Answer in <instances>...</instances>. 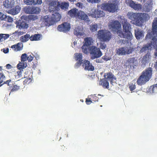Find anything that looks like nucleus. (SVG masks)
Here are the masks:
<instances>
[{
    "mask_svg": "<svg viewBox=\"0 0 157 157\" xmlns=\"http://www.w3.org/2000/svg\"><path fill=\"white\" fill-rule=\"evenodd\" d=\"M121 22L122 25L123 31L121 29L118 32V35L121 37L125 38V40H120L118 42L121 45L129 43L132 39L133 36L131 32V25L127 19L121 18Z\"/></svg>",
    "mask_w": 157,
    "mask_h": 157,
    "instance_id": "obj_1",
    "label": "nucleus"
},
{
    "mask_svg": "<svg viewBox=\"0 0 157 157\" xmlns=\"http://www.w3.org/2000/svg\"><path fill=\"white\" fill-rule=\"evenodd\" d=\"M127 16L132 24L139 26H141L144 22L150 18L148 14L146 13L128 12Z\"/></svg>",
    "mask_w": 157,
    "mask_h": 157,
    "instance_id": "obj_2",
    "label": "nucleus"
},
{
    "mask_svg": "<svg viewBox=\"0 0 157 157\" xmlns=\"http://www.w3.org/2000/svg\"><path fill=\"white\" fill-rule=\"evenodd\" d=\"M152 74V69L149 67L144 71L138 79L136 82L140 86L145 84L151 78Z\"/></svg>",
    "mask_w": 157,
    "mask_h": 157,
    "instance_id": "obj_3",
    "label": "nucleus"
},
{
    "mask_svg": "<svg viewBox=\"0 0 157 157\" xmlns=\"http://www.w3.org/2000/svg\"><path fill=\"white\" fill-rule=\"evenodd\" d=\"M68 14L71 17L78 18L86 22H89L90 21L88 16L83 11H79L76 8L72 9L69 11Z\"/></svg>",
    "mask_w": 157,
    "mask_h": 157,
    "instance_id": "obj_4",
    "label": "nucleus"
},
{
    "mask_svg": "<svg viewBox=\"0 0 157 157\" xmlns=\"http://www.w3.org/2000/svg\"><path fill=\"white\" fill-rule=\"evenodd\" d=\"M118 2L116 1H113L111 3H102L101 5V8L109 12L113 13L117 11L118 8Z\"/></svg>",
    "mask_w": 157,
    "mask_h": 157,
    "instance_id": "obj_5",
    "label": "nucleus"
},
{
    "mask_svg": "<svg viewBox=\"0 0 157 157\" xmlns=\"http://www.w3.org/2000/svg\"><path fill=\"white\" fill-rule=\"evenodd\" d=\"M98 36L99 39L104 42H109L112 38V34L110 32L105 29L99 30Z\"/></svg>",
    "mask_w": 157,
    "mask_h": 157,
    "instance_id": "obj_6",
    "label": "nucleus"
},
{
    "mask_svg": "<svg viewBox=\"0 0 157 157\" xmlns=\"http://www.w3.org/2000/svg\"><path fill=\"white\" fill-rule=\"evenodd\" d=\"M89 50L91 55L90 58L92 59L99 58L102 55V53L100 48L95 46H93L90 47Z\"/></svg>",
    "mask_w": 157,
    "mask_h": 157,
    "instance_id": "obj_7",
    "label": "nucleus"
},
{
    "mask_svg": "<svg viewBox=\"0 0 157 157\" xmlns=\"http://www.w3.org/2000/svg\"><path fill=\"white\" fill-rule=\"evenodd\" d=\"M93 43V40L92 38L88 37L84 39V42L82 47V52L85 54H87L88 53V50L90 46Z\"/></svg>",
    "mask_w": 157,
    "mask_h": 157,
    "instance_id": "obj_8",
    "label": "nucleus"
},
{
    "mask_svg": "<svg viewBox=\"0 0 157 157\" xmlns=\"http://www.w3.org/2000/svg\"><path fill=\"white\" fill-rule=\"evenodd\" d=\"M133 50L134 48L131 47H124L117 49L116 52L118 55L123 56L132 53Z\"/></svg>",
    "mask_w": 157,
    "mask_h": 157,
    "instance_id": "obj_9",
    "label": "nucleus"
},
{
    "mask_svg": "<svg viewBox=\"0 0 157 157\" xmlns=\"http://www.w3.org/2000/svg\"><path fill=\"white\" fill-rule=\"evenodd\" d=\"M108 26L112 30L117 32V34L118 32L120 31L121 29V25L117 20H112L110 21Z\"/></svg>",
    "mask_w": 157,
    "mask_h": 157,
    "instance_id": "obj_10",
    "label": "nucleus"
},
{
    "mask_svg": "<svg viewBox=\"0 0 157 157\" xmlns=\"http://www.w3.org/2000/svg\"><path fill=\"white\" fill-rule=\"evenodd\" d=\"M60 2L56 0H53L49 4V10L50 12L54 13L57 11L59 9Z\"/></svg>",
    "mask_w": 157,
    "mask_h": 157,
    "instance_id": "obj_11",
    "label": "nucleus"
},
{
    "mask_svg": "<svg viewBox=\"0 0 157 157\" xmlns=\"http://www.w3.org/2000/svg\"><path fill=\"white\" fill-rule=\"evenodd\" d=\"M41 20L46 26H50L54 24L55 23L51 15H46L42 17Z\"/></svg>",
    "mask_w": 157,
    "mask_h": 157,
    "instance_id": "obj_12",
    "label": "nucleus"
},
{
    "mask_svg": "<svg viewBox=\"0 0 157 157\" xmlns=\"http://www.w3.org/2000/svg\"><path fill=\"white\" fill-rule=\"evenodd\" d=\"M75 60L77 62L75 65V67L78 68L83 63V56L81 53H75L74 54Z\"/></svg>",
    "mask_w": 157,
    "mask_h": 157,
    "instance_id": "obj_13",
    "label": "nucleus"
},
{
    "mask_svg": "<svg viewBox=\"0 0 157 157\" xmlns=\"http://www.w3.org/2000/svg\"><path fill=\"white\" fill-rule=\"evenodd\" d=\"M70 24L68 22H66L59 25L58 26L57 29L60 32L66 33L70 30Z\"/></svg>",
    "mask_w": 157,
    "mask_h": 157,
    "instance_id": "obj_14",
    "label": "nucleus"
},
{
    "mask_svg": "<svg viewBox=\"0 0 157 157\" xmlns=\"http://www.w3.org/2000/svg\"><path fill=\"white\" fill-rule=\"evenodd\" d=\"M105 13L103 11L99 10L93 9L92 10L90 15L95 18H100L104 17Z\"/></svg>",
    "mask_w": 157,
    "mask_h": 157,
    "instance_id": "obj_15",
    "label": "nucleus"
},
{
    "mask_svg": "<svg viewBox=\"0 0 157 157\" xmlns=\"http://www.w3.org/2000/svg\"><path fill=\"white\" fill-rule=\"evenodd\" d=\"M7 84L8 86H9L10 88V87H11L13 86L12 88L11 89V91L12 92L17 91L20 89V86L15 85V83L14 84L12 82H11V79H9L6 81H4L2 84Z\"/></svg>",
    "mask_w": 157,
    "mask_h": 157,
    "instance_id": "obj_16",
    "label": "nucleus"
},
{
    "mask_svg": "<svg viewBox=\"0 0 157 157\" xmlns=\"http://www.w3.org/2000/svg\"><path fill=\"white\" fill-rule=\"evenodd\" d=\"M127 4L135 10H140L142 9V6L140 4L136 3L132 0H127Z\"/></svg>",
    "mask_w": 157,
    "mask_h": 157,
    "instance_id": "obj_17",
    "label": "nucleus"
},
{
    "mask_svg": "<svg viewBox=\"0 0 157 157\" xmlns=\"http://www.w3.org/2000/svg\"><path fill=\"white\" fill-rule=\"evenodd\" d=\"M17 28L19 29H26L28 27V24L25 21L19 20L16 23Z\"/></svg>",
    "mask_w": 157,
    "mask_h": 157,
    "instance_id": "obj_18",
    "label": "nucleus"
},
{
    "mask_svg": "<svg viewBox=\"0 0 157 157\" xmlns=\"http://www.w3.org/2000/svg\"><path fill=\"white\" fill-rule=\"evenodd\" d=\"M127 63L130 68L133 69L137 63V60L135 57L130 58L128 59Z\"/></svg>",
    "mask_w": 157,
    "mask_h": 157,
    "instance_id": "obj_19",
    "label": "nucleus"
},
{
    "mask_svg": "<svg viewBox=\"0 0 157 157\" xmlns=\"http://www.w3.org/2000/svg\"><path fill=\"white\" fill-rule=\"evenodd\" d=\"M82 66L84 67V69L86 70L93 71L94 70V67L90 64V62L88 60H85L83 61Z\"/></svg>",
    "mask_w": 157,
    "mask_h": 157,
    "instance_id": "obj_20",
    "label": "nucleus"
},
{
    "mask_svg": "<svg viewBox=\"0 0 157 157\" xmlns=\"http://www.w3.org/2000/svg\"><path fill=\"white\" fill-rule=\"evenodd\" d=\"M151 56L150 52L148 51L147 53L144 55L142 58L141 63L144 65L149 62L151 60Z\"/></svg>",
    "mask_w": 157,
    "mask_h": 157,
    "instance_id": "obj_21",
    "label": "nucleus"
},
{
    "mask_svg": "<svg viewBox=\"0 0 157 157\" xmlns=\"http://www.w3.org/2000/svg\"><path fill=\"white\" fill-rule=\"evenodd\" d=\"M14 4V2L13 0H5L3 2V5L6 8H11Z\"/></svg>",
    "mask_w": 157,
    "mask_h": 157,
    "instance_id": "obj_22",
    "label": "nucleus"
},
{
    "mask_svg": "<svg viewBox=\"0 0 157 157\" xmlns=\"http://www.w3.org/2000/svg\"><path fill=\"white\" fill-rule=\"evenodd\" d=\"M152 33L153 35H157V18H155L152 22Z\"/></svg>",
    "mask_w": 157,
    "mask_h": 157,
    "instance_id": "obj_23",
    "label": "nucleus"
},
{
    "mask_svg": "<svg viewBox=\"0 0 157 157\" xmlns=\"http://www.w3.org/2000/svg\"><path fill=\"white\" fill-rule=\"evenodd\" d=\"M105 78L106 79L110 80L111 84L113 83V81L114 79H115L114 78V75L111 72H109L107 73H105L104 75Z\"/></svg>",
    "mask_w": 157,
    "mask_h": 157,
    "instance_id": "obj_24",
    "label": "nucleus"
},
{
    "mask_svg": "<svg viewBox=\"0 0 157 157\" xmlns=\"http://www.w3.org/2000/svg\"><path fill=\"white\" fill-rule=\"evenodd\" d=\"M23 45L22 43L19 42L11 46V48L15 52L20 51L23 49Z\"/></svg>",
    "mask_w": 157,
    "mask_h": 157,
    "instance_id": "obj_25",
    "label": "nucleus"
},
{
    "mask_svg": "<svg viewBox=\"0 0 157 157\" xmlns=\"http://www.w3.org/2000/svg\"><path fill=\"white\" fill-rule=\"evenodd\" d=\"M99 84L100 85L102 86L104 88L108 89L109 88L108 81L104 78L101 79L99 82Z\"/></svg>",
    "mask_w": 157,
    "mask_h": 157,
    "instance_id": "obj_26",
    "label": "nucleus"
},
{
    "mask_svg": "<svg viewBox=\"0 0 157 157\" xmlns=\"http://www.w3.org/2000/svg\"><path fill=\"white\" fill-rule=\"evenodd\" d=\"M153 46L154 48L156 49V52L155 53V55L157 56V36L154 35L152 39L151 43V44Z\"/></svg>",
    "mask_w": 157,
    "mask_h": 157,
    "instance_id": "obj_27",
    "label": "nucleus"
},
{
    "mask_svg": "<svg viewBox=\"0 0 157 157\" xmlns=\"http://www.w3.org/2000/svg\"><path fill=\"white\" fill-rule=\"evenodd\" d=\"M21 10V8L18 6H16L14 8L9 10L8 13L13 15H15L18 13Z\"/></svg>",
    "mask_w": 157,
    "mask_h": 157,
    "instance_id": "obj_28",
    "label": "nucleus"
},
{
    "mask_svg": "<svg viewBox=\"0 0 157 157\" xmlns=\"http://www.w3.org/2000/svg\"><path fill=\"white\" fill-rule=\"evenodd\" d=\"M53 13L52 16L54 20V23L59 21L61 18V15L57 11Z\"/></svg>",
    "mask_w": 157,
    "mask_h": 157,
    "instance_id": "obj_29",
    "label": "nucleus"
},
{
    "mask_svg": "<svg viewBox=\"0 0 157 157\" xmlns=\"http://www.w3.org/2000/svg\"><path fill=\"white\" fill-rule=\"evenodd\" d=\"M135 34L136 39L137 40L140 39L144 36L143 32L139 29L135 30Z\"/></svg>",
    "mask_w": 157,
    "mask_h": 157,
    "instance_id": "obj_30",
    "label": "nucleus"
},
{
    "mask_svg": "<svg viewBox=\"0 0 157 157\" xmlns=\"http://www.w3.org/2000/svg\"><path fill=\"white\" fill-rule=\"evenodd\" d=\"M152 48L151 47V44H147L146 45L144 46L141 49L140 51V53H143V52H145L147 51H149V50H151V48Z\"/></svg>",
    "mask_w": 157,
    "mask_h": 157,
    "instance_id": "obj_31",
    "label": "nucleus"
},
{
    "mask_svg": "<svg viewBox=\"0 0 157 157\" xmlns=\"http://www.w3.org/2000/svg\"><path fill=\"white\" fill-rule=\"evenodd\" d=\"M27 66V64L26 62L21 61L19 62L17 65V67L19 70H23Z\"/></svg>",
    "mask_w": 157,
    "mask_h": 157,
    "instance_id": "obj_32",
    "label": "nucleus"
},
{
    "mask_svg": "<svg viewBox=\"0 0 157 157\" xmlns=\"http://www.w3.org/2000/svg\"><path fill=\"white\" fill-rule=\"evenodd\" d=\"M151 6V3L147 2L144 4L143 8V11L147 12H148L150 11Z\"/></svg>",
    "mask_w": 157,
    "mask_h": 157,
    "instance_id": "obj_33",
    "label": "nucleus"
},
{
    "mask_svg": "<svg viewBox=\"0 0 157 157\" xmlns=\"http://www.w3.org/2000/svg\"><path fill=\"white\" fill-rule=\"evenodd\" d=\"M150 93H154L157 92V84H154L150 87L148 89Z\"/></svg>",
    "mask_w": 157,
    "mask_h": 157,
    "instance_id": "obj_34",
    "label": "nucleus"
},
{
    "mask_svg": "<svg viewBox=\"0 0 157 157\" xmlns=\"http://www.w3.org/2000/svg\"><path fill=\"white\" fill-rule=\"evenodd\" d=\"M30 39V36L29 34H26V35L21 36L20 37L21 41L22 42H25Z\"/></svg>",
    "mask_w": 157,
    "mask_h": 157,
    "instance_id": "obj_35",
    "label": "nucleus"
},
{
    "mask_svg": "<svg viewBox=\"0 0 157 157\" xmlns=\"http://www.w3.org/2000/svg\"><path fill=\"white\" fill-rule=\"evenodd\" d=\"M41 35L40 34H35L33 35L30 36V40L31 41H38L40 40Z\"/></svg>",
    "mask_w": 157,
    "mask_h": 157,
    "instance_id": "obj_36",
    "label": "nucleus"
},
{
    "mask_svg": "<svg viewBox=\"0 0 157 157\" xmlns=\"http://www.w3.org/2000/svg\"><path fill=\"white\" fill-rule=\"evenodd\" d=\"M59 7H60L62 10H66L67 9L69 6V3L68 2H62L61 3H60Z\"/></svg>",
    "mask_w": 157,
    "mask_h": 157,
    "instance_id": "obj_37",
    "label": "nucleus"
},
{
    "mask_svg": "<svg viewBox=\"0 0 157 157\" xmlns=\"http://www.w3.org/2000/svg\"><path fill=\"white\" fill-rule=\"evenodd\" d=\"M31 10H32L31 14H38L40 11V8L33 6H32Z\"/></svg>",
    "mask_w": 157,
    "mask_h": 157,
    "instance_id": "obj_38",
    "label": "nucleus"
},
{
    "mask_svg": "<svg viewBox=\"0 0 157 157\" xmlns=\"http://www.w3.org/2000/svg\"><path fill=\"white\" fill-rule=\"evenodd\" d=\"M24 33L22 32H18L17 31H16L13 33L12 37L14 36L15 39H17L19 36L22 35Z\"/></svg>",
    "mask_w": 157,
    "mask_h": 157,
    "instance_id": "obj_39",
    "label": "nucleus"
},
{
    "mask_svg": "<svg viewBox=\"0 0 157 157\" xmlns=\"http://www.w3.org/2000/svg\"><path fill=\"white\" fill-rule=\"evenodd\" d=\"M98 25L96 24H92L90 25V30L92 32H94L97 30Z\"/></svg>",
    "mask_w": 157,
    "mask_h": 157,
    "instance_id": "obj_40",
    "label": "nucleus"
},
{
    "mask_svg": "<svg viewBox=\"0 0 157 157\" xmlns=\"http://www.w3.org/2000/svg\"><path fill=\"white\" fill-rule=\"evenodd\" d=\"M32 7L29 6H26L24 8V11L27 14H31L32 12Z\"/></svg>",
    "mask_w": 157,
    "mask_h": 157,
    "instance_id": "obj_41",
    "label": "nucleus"
},
{
    "mask_svg": "<svg viewBox=\"0 0 157 157\" xmlns=\"http://www.w3.org/2000/svg\"><path fill=\"white\" fill-rule=\"evenodd\" d=\"M101 59L104 61H107L110 60L111 58L109 56L108 53H105V55L102 57Z\"/></svg>",
    "mask_w": 157,
    "mask_h": 157,
    "instance_id": "obj_42",
    "label": "nucleus"
},
{
    "mask_svg": "<svg viewBox=\"0 0 157 157\" xmlns=\"http://www.w3.org/2000/svg\"><path fill=\"white\" fill-rule=\"evenodd\" d=\"M21 61L26 62L27 59V55L26 53L22 54L21 56Z\"/></svg>",
    "mask_w": 157,
    "mask_h": 157,
    "instance_id": "obj_43",
    "label": "nucleus"
},
{
    "mask_svg": "<svg viewBox=\"0 0 157 157\" xmlns=\"http://www.w3.org/2000/svg\"><path fill=\"white\" fill-rule=\"evenodd\" d=\"M90 99L92 100V101L95 102L98 101L99 98L96 94H94L90 96Z\"/></svg>",
    "mask_w": 157,
    "mask_h": 157,
    "instance_id": "obj_44",
    "label": "nucleus"
},
{
    "mask_svg": "<svg viewBox=\"0 0 157 157\" xmlns=\"http://www.w3.org/2000/svg\"><path fill=\"white\" fill-rule=\"evenodd\" d=\"M5 78L4 75L2 73H0V84H1L0 86L2 85V83H3L4 80H5Z\"/></svg>",
    "mask_w": 157,
    "mask_h": 157,
    "instance_id": "obj_45",
    "label": "nucleus"
},
{
    "mask_svg": "<svg viewBox=\"0 0 157 157\" xmlns=\"http://www.w3.org/2000/svg\"><path fill=\"white\" fill-rule=\"evenodd\" d=\"M7 16L4 14L0 12V20L6 21Z\"/></svg>",
    "mask_w": 157,
    "mask_h": 157,
    "instance_id": "obj_46",
    "label": "nucleus"
},
{
    "mask_svg": "<svg viewBox=\"0 0 157 157\" xmlns=\"http://www.w3.org/2000/svg\"><path fill=\"white\" fill-rule=\"evenodd\" d=\"M38 18L37 16L34 15H29L28 17V18L30 20L34 21Z\"/></svg>",
    "mask_w": 157,
    "mask_h": 157,
    "instance_id": "obj_47",
    "label": "nucleus"
},
{
    "mask_svg": "<svg viewBox=\"0 0 157 157\" xmlns=\"http://www.w3.org/2000/svg\"><path fill=\"white\" fill-rule=\"evenodd\" d=\"M32 79L29 77L26 78L23 82L24 85L29 84L31 82Z\"/></svg>",
    "mask_w": 157,
    "mask_h": 157,
    "instance_id": "obj_48",
    "label": "nucleus"
},
{
    "mask_svg": "<svg viewBox=\"0 0 157 157\" xmlns=\"http://www.w3.org/2000/svg\"><path fill=\"white\" fill-rule=\"evenodd\" d=\"M129 86V88L130 91H132L136 89V86L135 84H131Z\"/></svg>",
    "mask_w": 157,
    "mask_h": 157,
    "instance_id": "obj_49",
    "label": "nucleus"
},
{
    "mask_svg": "<svg viewBox=\"0 0 157 157\" xmlns=\"http://www.w3.org/2000/svg\"><path fill=\"white\" fill-rule=\"evenodd\" d=\"M24 3L27 5L33 4V0H24Z\"/></svg>",
    "mask_w": 157,
    "mask_h": 157,
    "instance_id": "obj_50",
    "label": "nucleus"
},
{
    "mask_svg": "<svg viewBox=\"0 0 157 157\" xmlns=\"http://www.w3.org/2000/svg\"><path fill=\"white\" fill-rule=\"evenodd\" d=\"M106 47V45L105 43H101L100 44V49L104 50Z\"/></svg>",
    "mask_w": 157,
    "mask_h": 157,
    "instance_id": "obj_51",
    "label": "nucleus"
},
{
    "mask_svg": "<svg viewBox=\"0 0 157 157\" xmlns=\"http://www.w3.org/2000/svg\"><path fill=\"white\" fill-rule=\"evenodd\" d=\"M74 33L77 36H82L83 35L82 33L78 31L76 29L75 30Z\"/></svg>",
    "mask_w": 157,
    "mask_h": 157,
    "instance_id": "obj_52",
    "label": "nucleus"
},
{
    "mask_svg": "<svg viewBox=\"0 0 157 157\" xmlns=\"http://www.w3.org/2000/svg\"><path fill=\"white\" fill-rule=\"evenodd\" d=\"M23 71V70H20V71H18L17 72V76L19 78H21V77Z\"/></svg>",
    "mask_w": 157,
    "mask_h": 157,
    "instance_id": "obj_53",
    "label": "nucleus"
},
{
    "mask_svg": "<svg viewBox=\"0 0 157 157\" xmlns=\"http://www.w3.org/2000/svg\"><path fill=\"white\" fill-rule=\"evenodd\" d=\"M66 149L67 148H66L63 145L59 147V150L61 152L65 151H66Z\"/></svg>",
    "mask_w": 157,
    "mask_h": 157,
    "instance_id": "obj_54",
    "label": "nucleus"
},
{
    "mask_svg": "<svg viewBox=\"0 0 157 157\" xmlns=\"http://www.w3.org/2000/svg\"><path fill=\"white\" fill-rule=\"evenodd\" d=\"M2 39H3L4 40L7 39L10 36L9 34H2Z\"/></svg>",
    "mask_w": 157,
    "mask_h": 157,
    "instance_id": "obj_55",
    "label": "nucleus"
},
{
    "mask_svg": "<svg viewBox=\"0 0 157 157\" xmlns=\"http://www.w3.org/2000/svg\"><path fill=\"white\" fill-rule=\"evenodd\" d=\"M6 20H7L6 21L9 22H12L13 21V18L9 16H7Z\"/></svg>",
    "mask_w": 157,
    "mask_h": 157,
    "instance_id": "obj_56",
    "label": "nucleus"
},
{
    "mask_svg": "<svg viewBox=\"0 0 157 157\" xmlns=\"http://www.w3.org/2000/svg\"><path fill=\"white\" fill-rule=\"evenodd\" d=\"M86 104L90 105L92 102V100L90 99V98H86Z\"/></svg>",
    "mask_w": 157,
    "mask_h": 157,
    "instance_id": "obj_57",
    "label": "nucleus"
},
{
    "mask_svg": "<svg viewBox=\"0 0 157 157\" xmlns=\"http://www.w3.org/2000/svg\"><path fill=\"white\" fill-rule=\"evenodd\" d=\"M86 1L92 3H98V0H86Z\"/></svg>",
    "mask_w": 157,
    "mask_h": 157,
    "instance_id": "obj_58",
    "label": "nucleus"
},
{
    "mask_svg": "<svg viewBox=\"0 0 157 157\" xmlns=\"http://www.w3.org/2000/svg\"><path fill=\"white\" fill-rule=\"evenodd\" d=\"M152 36V35L151 33H148L145 37V39H149L151 38Z\"/></svg>",
    "mask_w": 157,
    "mask_h": 157,
    "instance_id": "obj_59",
    "label": "nucleus"
},
{
    "mask_svg": "<svg viewBox=\"0 0 157 157\" xmlns=\"http://www.w3.org/2000/svg\"><path fill=\"white\" fill-rule=\"evenodd\" d=\"M33 59V57L32 56L30 55L29 56L27 57V59L29 62H30L32 61Z\"/></svg>",
    "mask_w": 157,
    "mask_h": 157,
    "instance_id": "obj_60",
    "label": "nucleus"
},
{
    "mask_svg": "<svg viewBox=\"0 0 157 157\" xmlns=\"http://www.w3.org/2000/svg\"><path fill=\"white\" fill-rule=\"evenodd\" d=\"M95 61L97 63H102L103 62L102 59H97L95 60Z\"/></svg>",
    "mask_w": 157,
    "mask_h": 157,
    "instance_id": "obj_61",
    "label": "nucleus"
},
{
    "mask_svg": "<svg viewBox=\"0 0 157 157\" xmlns=\"http://www.w3.org/2000/svg\"><path fill=\"white\" fill-rule=\"evenodd\" d=\"M6 68L8 69H11L12 67V66L10 64H7L6 66Z\"/></svg>",
    "mask_w": 157,
    "mask_h": 157,
    "instance_id": "obj_62",
    "label": "nucleus"
},
{
    "mask_svg": "<svg viewBox=\"0 0 157 157\" xmlns=\"http://www.w3.org/2000/svg\"><path fill=\"white\" fill-rule=\"evenodd\" d=\"M37 1L36 2V4H40L42 3V0H37Z\"/></svg>",
    "mask_w": 157,
    "mask_h": 157,
    "instance_id": "obj_63",
    "label": "nucleus"
},
{
    "mask_svg": "<svg viewBox=\"0 0 157 157\" xmlns=\"http://www.w3.org/2000/svg\"><path fill=\"white\" fill-rule=\"evenodd\" d=\"M9 52V50L8 48H7L6 50H4L3 52L5 53H7Z\"/></svg>",
    "mask_w": 157,
    "mask_h": 157,
    "instance_id": "obj_64",
    "label": "nucleus"
}]
</instances>
